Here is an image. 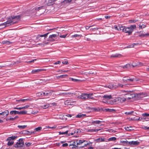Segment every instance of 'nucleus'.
I'll use <instances>...</instances> for the list:
<instances>
[{
  "mask_svg": "<svg viewBox=\"0 0 149 149\" xmlns=\"http://www.w3.org/2000/svg\"><path fill=\"white\" fill-rule=\"evenodd\" d=\"M117 86V87H120L123 88V85H122V84H118V85Z\"/></svg>",
  "mask_w": 149,
  "mask_h": 149,
  "instance_id": "obj_61",
  "label": "nucleus"
},
{
  "mask_svg": "<svg viewBox=\"0 0 149 149\" xmlns=\"http://www.w3.org/2000/svg\"><path fill=\"white\" fill-rule=\"evenodd\" d=\"M142 128L145 130H149V127H147L145 126H143L142 127Z\"/></svg>",
  "mask_w": 149,
  "mask_h": 149,
  "instance_id": "obj_55",
  "label": "nucleus"
},
{
  "mask_svg": "<svg viewBox=\"0 0 149 149\" xmlns=\"http://www.w3.org/2000/svg\"><path fill=\"white\" fill-rule=\"evenodd\" d=\"M131 66H132L133 67H134V66H133L132 65H130V64H127L125 65L122 66V68H123L126 69H129L131 68Z\"/></svg>",
  "mask_w": 149,
  "mask_h": 149,
  "instance_id": "obj_21",
  "label": "nucleus"
},
{
  "mask_svg": "<svg viewBox=\"0 0 149 149\" xmlns=\"http://www.w3.org/2000/svg\"><path fill=\"white\" fill-rule=\"evenodd\" d=\"M2 113L1 115L3 116L4 117L7 116L9 113V112L8 110H6L3 111L2 112Z\"/></svg>",
  "mask_w": 149,
  "mask_h": 149,
  "instance_id": "obj_19",
  "label": "nucleus"
},
{
  "mask_svg": "<svg viewBox=\"0 0 149 149\" xmlns=\"http://www.w3.org/2000/svg\"><path fill=\"white\" fill-rule=\"evenodd\" d=\"M70 79L72 81L76 82H78L80 81V80L74 79L72 78H70Z\"/></svg>",
  "mask_w": 149,
  "mask_h": 149,
  "instance_id": "obj_46",
  "label": "nucleus"
},
{
  "mask_svg": "<svg viewBox=\"0 0 149 149\" xmlns=\"http://www.w3.org/2000/svg\"><path fill=\"white\" fill-rule=\"evenodd\" d=\"M76 132V130H75L74 131V132L73 133H69L68 134V136H70L71 135H73V134L74 133H75Z\"/></svg>",
  "mask_w": 149,
  "mask_h": 149,
  "instance_id": "obj_60",
  "label": "nucleus"
},
{
  "mask_svg": "<svg viewBox=\"0 0 149 149\" xmlns=\"http://www.w3.org/2000/svg\"><path fill=\"white\" fill-rule=\"evenodd\" d=\"M43 93V91L40 92H38L36 93V95L37 96L39 97H43V95H42V93Z\"/></svg>",
  "mask_w": 149,
  "mask_h": 149,
  "instance_id": "obj_37",
  "label": "nucleus"
},
{
  "mask_svg": "<svg viewBox=\"0 0 149 149\" xmlns=\"http://www.w3.org/2000/svg\"><path fill=\"white\" fill-rule=\"evenodd\" d=\"M29 107V105H27L25 106L21 107H19V110H21L22 109H24L27 108Z\"/></svg>",
  "mask_w": 149,
  "mask_h": 149,
  "instance_id": "obj_41",
  "label": "nucleus"
},
{
  "mask_svg": "<svg viewBox=\"0 0 149 149\" xmlns=\"http://www.w3.org/2000/svg\"><path fill=\"white\" fill-rule=\"evenodd\" d=\"M126 97L129 99H132L133 98L137 97L136 94L135 93H127L125 95Z\"/></svg>",
  "mask_w": 149,
  "mask_h": 149,
  "instance_id": "obj_5",
  "label": "nucleus"
},
{
  "mask_svg": "<svg viewBox=\"0 0 149 149\" xmlns=\"http://www.w3.org/2000/svg\"><path fill=\"white\" fill-rule=\"evenodd\" d=\"M87 141H86V142H87ZM87 145H90V143H85L84 144V146H81V148H83V147H86V146Z\"/></svg>",
  "mask_w": 149,
  "mask_h": 149,
  "instance_id": "obj_56",
  "label": "nucleus"
},
{
  "mask_svg": "<svg viewBox=\"0 0 149 149\" xmlns=\"http://www.w3.org/2000/svg\"><path fill=\"white\" fill-rule=\"evenodd\" d=\"M19 111L16 110L12 111L10 112V115H13L14 114L16 115V114H18Z\"/></svg>",
  "mask_w": 149,
  "mask_h": 149,
  "instance_id": "obj_29",
  "label": "nucleus"
},
{
  "mask_svg": "<svg viewBox=\"0 0 149 149\" xmlns=\"http://www.w3.org/2000/svg\"><path fill=\"white\" fill-rule=\"evenodd\" d=\"M68 75L67 74H64V75H61L60 76H59V78H64L66 77H67Z\"/></svg>",
  "mask_w": 149,
  "mask_h": 149,
  "instance_id": "obj_50",
  "label": "nucleus"
},
{
  "mask_svg": "<svg viewBox=\"0 0 149 149\" xmlns=\"http://www.w3.org/2000/svg\"><path fill=\"white\" fill-rule=\"evenodd\" d=\"M72 142V145L73 146H72L71 148L72 149H77L79 148H80L81 147H79L77 145H76V142L75 141H72L70 142Z\"/></svg>",
  "mask_w": 149,
  "mask_h": 149,
  "instance_id": "obj_13",
  "label": "nucleus"
},
{
  "mask_svg": "<svg viewBox=\"0 0 149 149\" xmlns=\"http://www.w3.org/2000/svg\"><path fill=\"white\" fill-rule=\"evenodd\" d=\"M45 70L44 69H42L41 68L38 69H37L33 70H32L31 72L32 74H36L37 72H41L42 71H45Z\"/></svg>",
  "mask_w": 149,
  "mask_h": 149,
  "instance_id": "obj_11",
  "label": "nucleus"
},
{
  "mask_svg": "<svg viewBox=\"0 0 149 149\" xmlns=\"http://www.w3.org/2000/svg\"><path fill=\"white\" fill-rule=\"evenodd\" d=\"M103 111L108 112H116V110L114 109H104Z\"/></svg>",
  "mask_w": 149,
  "mask_h": 149,
  "instance_id": "obj_17",
  "label": "nucleus"
},
{
  "mask_svg": "<svg viewBox=\"0 0 149 149\" xmlns=\"http://www.w3.org/2000/svg\"><path fill=\"white\" fill-rule=\"evenodd\" d=\"M136 120H143V118L139 117L138 118H137L136 119Z\"/></svg>",
  "mask_w": 149,
  "mask_h": 149,
  "instance_id": "obj_59",
  "label": "nucleus"
},
{
  "mask_svg": "<svg viewBox=\"0 0 149 149\" xmlns=\"http://www.w3.org/2000/svg\"><path fill=\"white\" fill-rule=\"evenodd\" d=\"M2 43L3 44L11 45L12 44V42L8 40H4L2 41Z\"/></svg>",
  "mask_w": 149,
  "mask_h": 149,
  "instance_id": "obj_26",
  "label": "nucleus"
},
{
  "mask_svg": "<svg viewBox=\"0 0 149 149\" xmlns=\"http://www.w3.org/2000/svg\"><path fill=\"white\" fill-rule=\"evenodd\" d=\"M27 111H26L23 110L20 111H19L18 114H25L27 113Z\"/></svg>",
  "mask_w": 149,
  "mask_h": 149,
  "instance_id": "obj_35",
  "label": "nucleus"
},
{
  "mask_svg": "<svg viewBox=\"0 0 149 149\" xmlns=\"http://www.w3.org/2000/svg\"><path fill=\"white\" fill-rule=\"evenodd\" d=\"M56 0H46L45 2L47 5L50 6L53 5L54 3V2Z\"/></svg>",
  "mask_w": 149,
  "mask_h": 149,
  "instance_id": "obj_8",
  "label": "nucleus"
},
{
  "mask_svg": "<svg viewBox=\"0 0 149 149\" xmlns=\"http://www.w3.org/2000/svg\"><path fill=\"white\" fill-rule=\"evenodd\" d=\"M73 0H64L63 1V2L65 4L69 3Z\"/></svg>",
  "mask_w": 149,
  "mask_h": 149,
  "instance_id": "obj_44",
  "label": "nucleus"
},
{
  "mask_svg": "<svg viewBox=\"0 0 149 149\" xmlns=\"http://www.w3.org/2000/svg\"><path fill=\"white\" fill-rule=\"evenodd\" d=\"M66 36H67L66 35H64L60 36V37L61 38H65L66 37Z\"/></svg>",
  "mask_w": 149,
  "mask_h": 149,
  "instance_id": "obj_62",
  "label": "nucleus"
},
{
  "mask_svg": "<svg viewBox=\"0 0 149 149\" xmlns=\"http://www.w3.org/2000/svg\"><path fill=\"white\" fill-rule=\"evenodd\" d=\"M121 56V54H112L111 57L113 58H115L117 57H120Z\"/></svg>",
  "mask_w": 149,
  "mask_h": 149,
  "instance_id": "obj_28",
  "label": "nucleus"
},
{
  "mask_svg": "<svg viewBox=\"0 0 149 149\" xmlns=\"http://www.w3.org/2000/svg\"><path fill=\"white\" fill-rule=\"evenodd\" d=\"M17 136H11L8 137L7 140H14L17 138Z\"/></svg>",
  "mask_w": 149,
  "mask_h": 149,
  "instance_id": "obj_23",
  "label": "nucleus"
},
{
  "mask_svg": "<svg viewBox=\"0 0 149 149\" xmlns=\"http://www.w3.org/2000/svg\"><path fill=\"white\" fill-rule=\"evenodd\" d=\"M95 141L97 143L104 142L105 141V139L104 138H99L95 139Z\"/></svg>",
  "mask_w": 149,
  "mask_h": 149,
  "instance_id": "obj_14",
  "label": "nucleus"
},
{
  "mask_svg": "<svg viewBox=\"0 0 149 149\" xmlns=\"http://www.w3.org/2000/svg\"><path fill=\"white\" fill-rule=\"evenodd\" d=\"M25 144L27 147H29L32 144V143L30 142H26L25 143Z\"/></svg>",
  "mask_w": 149,
  "mask_h": 149,
  "instance_id": "obj_49",
  "label": "nucleus"
},
{
  "mask_svg": "<svg viewBox=\"0 0 149 149\" xmlns=\"http://www.w3.org/2000/svg\"><path fill=\"white\" fill-rule=\"evenodd\" d=\"M69 131L68 130H67L65 131V132H58L59 135L61 134H68V132Z\"/></svg>",
  "mask_w": 149,
  "mask_h": 149,
  "instance_id": "obj_38",
  "label": "nucleus"
},
{
  "mask_svg": "<svg viewBox=\"0 0 149 149\" xmlns=\"http://www.w3.org/2000/svg\"><path fill=\"white\" fill-rule=\"evenodd\" d=\"M8 141V142L7 145L8 146H12L13 143L14 142L12 140H7Z\"/></svg>",
  "mask_w": 149,
  "mask_h": 149,
  "instance_id": "obj_34",
  "label": "nucleus"
},
{
  "mask_svg": "<svg viewBox=\"0 0 149 149\" xmlns=\"http://www.w3.org/2000/svg\"><path fill=\"white\" fill-rule=\"evenodd\" d=\"M77 145H81L82 144L86 142V140L83 139V140H76V141Z\"/></svg>",
  "mask_w": 149,
  "mask_h": 149,
  "instance_id": "obj_12",
  "label": "nucleus"
},
{
  "mask_svg": "<svg viewBox=\"0 0 149 149\" xmlns=\"http://www.w3.org/2000/svg\"><path fill=\"white\" fill-rule=\"evenodd\" d=\"M85 116H86V115L82 114L81 113H79L76 116V118H80L82 117H84Z\"/></svg>",
  "mask_w": 149,
  "mask_h": 149,
  "instance_id": "obj_32",
  "label": "nucleus"
},
{
  "mask_svg": "<svg viewBox=\"0 0 149 149\" xmlns=\"http://www.w3.org/2000/svg\"><path fill=\"white\" fill-rule=\"evenodd\" d=\"M144 120L148 121L149 120V118L147 117L143 118V121H144Z\"/></svg>",
  "mask_w": 149,
  "mask_h": 149,
  "instance_id": "obj_63",
  "label": "nucleus"
},
{
  "mask_svg": "<svg viewBox=\"0 0 149 149\" xmlns=\"http://www.w3.org/2000/svg\"><path fill=\"white\" fill-rule=\"evenodd\" d=\"M27 126L26 125H18V127L20 129H25L26 127Z\"/></svg>",
  "mask_w": 149,
  "mask_h": 149,
  "instance_id": "obj_43",
  "label": "nucleus"
},
{
  "mask_svg": "<svg viewBox=\"0 0 149 149\" xmlns=\"http://www.w3.org/2000/svg\"><path fill=\"white\" fill-rule=\"evenodd\" d=\"M103 98L107 100H110L112 98L111 95H104L103 97Z\"/></svg>",
  "mask_w": 149,
  "mask_h": 149,
  "instance_id": "obj_18",
  "label": "nucleus"
},
{
  "mask_svg": "<svg viewBox=\"0 0 149 149\" xmlns=\"http://www.w3.org/2000/svg\"><path fill=\"white\" fill-rule=\"evenodd\" d=\"M108 88L111 89H115L117 87V86L114 84H110L108 86Z\"/></svg>",
  "mask_w": 149,
  "mask_h": 149,
  "instance_id": "obj_25",
  "label": "nucleus"
},
{
  "mask_svg": "<svg viewBox=\"0 0 149 149\" xmlns=\"http://www.w3.org/2000/svg\"><path fill=\"white\" fill-rule=\"evenodd\" d=\"M49 33L48 32L46 33H45V34H43V35H40V34L38 35V36H37V39L38 38L40 37H45L47 36V35Z\"/></svg>",
  "mask_w": 149,
  "mask_h": 149,
  "instance_id": "obj_24",
  "label": "nucleus"
},
{
  "mask_svg": "<svg viewBox=\"0 0 149 149\" xmlns=\"http://www.w3.org/2000/svg\"><path fill=\"white\" fill-rule=\"evenodd\" d=\"M136 25H133L130 26V27H126L124 26H123L121 28V31L125 33H128V35L132 34L134 29L136 28Z\"/></svg>",
  "mask_w": 149,
  "mask_h": 149,
  "instance_id": "obj_2",
  "label": "nucleus"
},
{
  "mask_svg": "<svg viewBox=\"0 0 149 149\" xmlns=\"http://www.w3.org/2000/svg\"><path fill=\"white\" fill-rule=\"evenodd\" d=\"M53 91L52 90L45 91V92L43 91L42 95L43 97H49L52 95Z\"/></svg>",
  "mask_w": 149,
  "mask_h": 149,
  "instance_id": "obj_6",
  "label": "nucleus"
},
{
  "mask_svg": "<svg viewBox=\"0 0 149 149\" xmlns=\"http://www.w3.org/2000/svg\"><path fill=\"white\" fill-rule=\"evenodd\" d=\"M22 133H24L25 134H27L30 135V132L29 131H27L26 130H24L23 131V132Z\"/></svg>",
  "mask_w": 149,
  "mask_h": 149,
  "instance_id": "obj_51",
  "label": "nucleus"
},
{
  "mask_svg": "<svg viewBox=\"0 0 149 149\" xmlns=\"http://www.w3.org/2000/svg\"><path fill=\"white\" fill-rule=\"evenodd\" d=\"M30 99H28V98H27V99H21V100H18V101H21L23 102H24L25 101H28V100H30Z\"/></svg>",
  "mask_w": 149,
  "mask_h": 149,
  "instance_id": "obj_52",
  "label": "nucleus"
},
{
  "mask_svg": "<svg viewBox=\"0 0 149 149\" xmlns=\"http://www.w3.org/2000/svg\"><path fill=\"white\" fill-rule=\"evenodd\" d=\"M62 63L63 64H68V62L67 60H65L62 62Z\"/></svg>",
  "mask_w": 149,
  "mask_h": 149,
  "instance_id": "obj_57",
  "label": "nucleus"
},
{
  "mask_svg": "<svg viewBox=\"0 0 149 149\" xmlns=\"http://www.w3.org/2000/svg\"><path fill=\"white\" fill-rule=\"evenodd\" d=\"M87 93H81L80 95H79L77 97L81 99L85 100L88 98L87 96Z\"/></svg>",
  "mask_w": 149,
  "mask_h": 149,
  "instance_id": "obj_7",
  "label": "nucleus"
},
{
  "mask_svg": "<svg viewBox=\"0 0 149 149\" xmlns=\"http://www.w3.org/2000/svg\"><path fill=\"white\" fill-rule=\"evenodd\" d=\"M146 27V26L143 24V23H141L139 24V28L141 29H142L145 28Z\"/></svg>",
  "mask_w": 149,
  "mask_h": 149,
  "instance_id": "obj_31",
  "label": "nucleus"
},
{
  "mask_svg": "<svg viewBox=\"0 0 149 149\" xmlns=\"http://www.w3.org/2000/svg\"><path fill=\"white\" fill-rule=\"evenodd\" d=\"M142 116L143 117V118L147 117L149 116V113H144L142 114Z\"/></svg>",
  "mask_w": 149,
  "mask_h": 149,
  "instance_id": "obj_42",
  "label": "nucleus"
},
{
  "mask_svg": "<svg viewBox=\"0 0 149 149\" xmlns=\"http://www.w3.org/2000/svg\"><path fill=\"white\" fill-rule=\"evenodd\" d=\"M21 16L20 15L16 16H12L8 18V20L6 22L0 25V26H4L3 27L4 28L6 26L13 25L16 24L19 20Z\"/></svg>",
  "mask_w": 149,
  "mask_h": 149,
  "instance_id": "obj_1",
  "label": "nucleus"
},
{
  "mask_svg": "<svg viewBox=\"0 0 149 149\" xmlns=\"http://www.w3.org/2000/svg\"><path fill=\"white\" fill-rule=\"evenodd\" d=\"M128 142L127 140H121L120 141V143L122 144L123 145H127L128 144Z\"/></svg>",
  "mask_w": 149,
  "mask_h": 149,
  "instance_id": "obj_27",
  "label": "nucleus"
},
{
  "mask_svg": "<svg viewBox=\"0 0 149 149\" xmlns=\"http://www.w3.org/2000/svg\"><path fill=\"white\" fill-rule=\"evenodd\" d=\"M137 21L136 19L131 20H129V22L130 23H134Z\"/></svg>",
  "mask_w": 149,
  "mask_h": 149,
  "instance_id": "obj_53",
  "label": "nucleus"
},
{
  "mask_svg": "<svg viewBox=\"0 0 149 149\" xmlns=\"http://www.w3.org/2000/svg\"><path fill=\"white\" fill-rule=\"evenodd\" d=\"M44 8V6H40V7H37V8H34L33 9V10H38V11H39V10H41V9H42V8Z\"/></svg>",
  "mask_w": 149,
  "mask_h": 149,
  "instance_id": "obj_36",
  "label": "nucleus"
},
{
  "mask_svg": "<svg viewBox=\"0 0 149 149\" xmlns=\"http://www.w3.org/2000/svg\"><path fill=\"white\" fill-rule=\"evenodd\" d=\"M149 36V33H146L145 34H141L139 35L140 37H145Z\"/></svg>",
  "mask_w": 149,
  "mask_h": 149,
  "instance_id": "obj_47",
  "label": "nucleus"
},
{
  "mask_svg": "<svg viewBox=\"0 0 149 149\" xmlns=\"http://www.w3.org/2000/svg\"><path fill=\"white\" fill-rule=\"evenodd\" d=\"M140 143L138 141H131L128 142V144L131 146L132 145H139Z\"/></svg>",
  "mask_w": 149,
  "mask_h": 149,
  "instance_id": "obj_10",
  "label": "nucleus"
},
{
  "mask_svg": "<svg viewBox=\"0 0 149 149\" xmlns=\"http://www.w3.org/2000/svg\"><path fill=\"white\" fill-rule=\"evenodd\" d=\"M135 79V77L130 78L128 77H124L123 79V82L125 83L131 82L134 80Z\"/></svg>",
  "mask_w": 149,
  "mask_h": 149,
  "instance_id": "obj_4",
  "label": "nucleus"
},
{
  "mask_svg": "<svg viewBox=\"0 0 149 149\" xmlns=\"http://www.w3.org/2000/svg\"><path fill=\"white\" fill-rule=\"evenodd\" d=\"M61 63V61H58L54 63V65L60 64Z\"/></svg>",
  "mask_w": 149,
  "mask_h": 149,
  "instance_id": "obj_58",
  "label": "nucleus"
},
{
  "mask_svg": "<svg viewBox=\"0 0 149 149\" xmlns=\"http://www.w3.org/2000/svg\"><path fill=\"white\" fill-rule=\"evenodd\" d=\"M100 130H101L100 129H93V132H97V131H98Z\"/></svg>",
  "mask_w": 149,
  "mask_h": 149,
  "instance_id": "obj_64",
  "label": "nucleus"
},
{
  "mask_svg": "<svg viewBox=\"0 0 149 149\" xmlns=\"http://www.w3.org/2000/svg\"><path fill=\"white\" fill-rule=\"evenodd\" d=\"M68 144L67 143H65L62 144V146L64 148L67 147L68 146Z\"/></svg>",
  "mask_w": 149,
  "mask_h": 149,
  "instance_id": "obj_54",
  "label": "nucleus"
},
{
  "mask_svg": "<svg viewBox=\"0 0 149 149\" xmlns=\"http://www.w3.org/2000/svg\"><path fill=\"white\" fill-rule=\"evenodd\" d=\"M137 97L139 98V97H145L147 96L148 95L146 93H140L138 94H136Z\"/></svg>",
  "mask_w": 149,
  "mask_h": 149,
  "instance_id": "obj_9",
  "label": "nucleus"
},
{
  "mask_svg": "<svg viewBox=\"0 0 149 149\" xmlns=\"http://www.w3.org/2000/svg\"><path fill=\"white\" fill-rule=\"evenodd\" d=\"M57 36L56 35V34H52L51 35H50L49 36V41H53L54 40L53 38H55Z\"/></svg>",
  "mask_w": 149,
  "mask_h": 149,
  "instance_id": "obj_16",
  "label": "nucleus"
},
{
  "mask_svg": "<svg viewBox=\"0 0 149 149\" xmlns=\"http://www.w3.org/2000/svg\"><path fill=\"white\" fill-rule=\"evenodd\" d=\"M117 139L116 137H111L109 138L108 139V141H116Z\"/></svg>",
  "mask_w": 149,
  "mask_h": 149,
  "instance_id": "obj_30",
  "label": "nucleus"
},
{
  "mask_svg": "<svg viewBox=\"0 0 149 149\" xmlns=\"http://www.w3.org/2000/svg\"><path fill=\"white\" fill-rule=\"evenodd\" d=\"M123 26L121 24L118 25V26L115 25L114 26V28L116 29L118 31H121V28Z\"/></svg>",
  "mask_w": 149,
  "mask_h": 149,
  "instance_id": "obj_20",
  "label": "nucleus"
},
{
  "mask_svg": "<svg viewBox=\"0 0 149 149\" xmlns=\"http://www.w3.org/2000/svg\"><path fill=\"white\" fill-rule=\"evenodd\" d=\"M93 110L95 111H103L104 109L102 108H100L98 107H95L93 108Z\"/></svg>",
  "mask_w": 149,
  "mask_h": 149,
  "instance_id": "obj_22",
  "label": "nucleus"
},
{
  "mask_svg": "<svg viewBox=\"0 0 149 149\" xmlns=\"http://www.w3.org/2000/svg\"><path fill=\"white\" fill-rule=\"evenodd\" d=\"M132 127H131V126L129 127H125V129L127 130L130 131L132 130V129H131V128H132Z\"/></svg>",
  "mask_w": 149,
  "mask_h": 149,
  "instance_id": "obj_48",
  "label": "nucleus"
},
{
  "mask_svg": "<svg viewBox=\"0 0 149 149\" xmlns=\"http://www.w3.org/2000/svg\"><path fill=\"white\" fill-rule=\"evenodd\" d=\"M103 122V121H100L99 120H91L90 123L93 125L100 124V123Z\"/></svg>",
  "mask_w": 149,
  "mask_h": 149,
  "instance_id": "obj_15",
  "label": "nucleus"
},
{
  "mask_svg": "<svg viewBox=\"0 0 149 149\" xmlns=\"http://www.w3.org/2000/svg\"><path fill=\"white\" fill-rule=\"evenodd\" d=\"M16 119V117H15L14 118H7L6 119V120L7 121H10V120H14Z\"/></svg>",
  "mask_w": 149,
  "mask_h": 149,
  "instance_id": "obj_39",
  "label": "nucleus"
},
{
  "mask_svg": "<svg viewBox=\"0 0 149 149\" xmlns=\"http://www.w3.org/2000/svg\"><path fill=\"white\" fill-rule=\"evenodd\" d=\"M87 97H88V98L90 99H93L94 98L93 97H91V96L93 95V93H89V94H87Z\"/></svg>",
  "mask_w": 149,
  "mask_h": 149,
  "instance_id": "obj_33",
  "label": "nucleus"
},
{
  "mask_svg": "<svg viewBox=\"0 0 149 149\" xmlns=\"http://www.w3.org/2000/svg\"><path fill=\"white\" fill-rule=\"evenodd\" d=\"M81 36L80 35H78L77 34H75L74 35H72V38H76V37H80Z\"/></svg>",
  "mask_w": 149,
  "mask_h": 149,
  "instance_id": "obj_45",
  "label": "nucleus"
},
{
  "mask_svg": "<svg viewBox=\"0 0 149 149\" xmlns=\"http://www.w3.org/2000/svg\"><path fill=\"white\" fill-rule=\"evenodd\" d=\"M42 127H39L36 128L34 130L37 132H39L40 131V130H42Z\"/></svg>",
  "mask_w": 149,
  "mask_h": 149,
  "instance_id": "obj_40",
  "label": "nucleus"
},
{
  "mask_svg": "<svg viewBox=\"0 0 149 149\" xmlns=\"http://www.w3.org/2000/svg\"><path fill=\"white\" fill-rule=\"evenodd\" d=\"M24 146V143L23 139H20L15 144L14 146L16 148H22Z\"/></svg>",
  "mask_w": 149,
  "mask_h": 149,
  "instance_id": "obj_3",
  "label": "nucleus"
}]
</instances>
